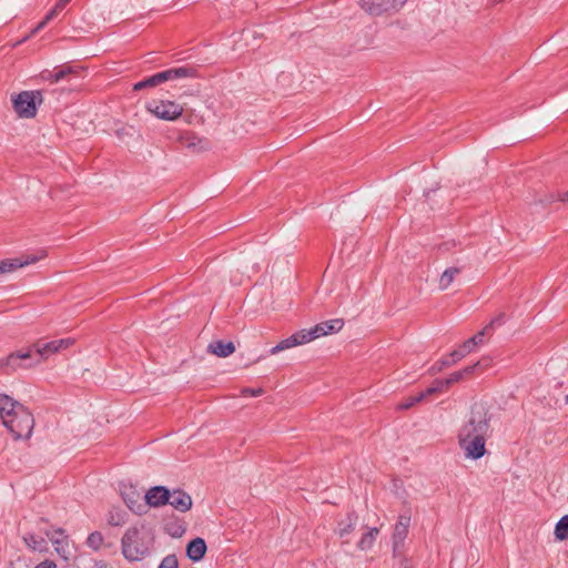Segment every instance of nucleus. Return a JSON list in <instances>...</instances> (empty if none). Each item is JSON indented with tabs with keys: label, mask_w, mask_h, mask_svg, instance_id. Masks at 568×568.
I'll return each mask as SVG.
<instances>
[{
	"label": "nucleus",
	"mask_w": 568,
	"mask_h": 568,
	"mask_svg": "<svg viewBox=\"0 0 568 568\" xmlns=\"http://www.w3.org/2000/svg\"><path fill=\"white\" fill-rule=\"evenodd\" d=\"M153 542V530L144 524L136 525L124 532L121 540L122 552L129 560H140L150 554Z\"/></svg>",
	"instance_id": "nucleus-1"
},
{
	"label": "nucleus",
	"mask_w": 568,
	"mask_h": 568,
	"mask_svg": "<svg viewBox=\"0 0 568 568\" xmlns=\"http://www.w3.org/2000/svg\"><path fill=\"white\" fill-rule=\"evenodd\" d=\"M498 321H499V318L493 320L480 332L475 334L471 338L465 341L458 349L453 351L446 358H443L439 362L435 363L429 369L430 374H437V373L442 372L444 368L450 367V366L457 364L465 356L473 353L476 347L484 345L485 336L487 334H489L490 329L493 328L495 323H497Z\"/></svg>",
	"instance_id": "nucleus-2"
},
{
	"label": "nucleus",
	"mask_w": 568,
	"mask_h": 568,
	"mask_svg": "<svg viewBox=\"0 0 568 568\" xmlns=\"http://www.w3.org/2000/svg\"><path fill=\"white\" fill-rule=\"evenodd\" d=\"M490 416L483 404H475L471 407L469 418L463 424L458 432V438L488 436L490 430Z\"/></svg>",
	"instance_id": "nucleus-3"
},
{
	"label": "nucleus",
	"mask_w": 568,
	"mask_h": 568,
	"mask_svg": "<svg viewBox=\"0 0 568 568\" xmlns=\"http://www.w3.org/2000/svg\"><path fill=\"white\" fill-rule=\"evenodd\" d=\"M74 344L73 338H61L47 343L37 342L30 348L33 349V362H30L26 366L36 367L45 359L49 358L50 355L59 353L63 349L71 347Z\"/></svg>",
	"instance_id": "nucleus-4"
},
{
	"label": "nucleus",
	"mask_w": 568,
	"mask_h": 568,
	"mask_svg": "<svg viewBox=\"0 0 568 568\" xmlns=\"http://www.w3.org/2000/svg\"><path fill=\"white\" fill-rule=\"evenodd\" d=\"M11 424H3L13 435L14 439H28L34 427V418L32 414L24 407H18L13 413Z\"/></svg>",
	"instance_id": "nucleus-5"
},
{
	"label": "nucleus",
	"mask_w": 568,
	"mask_h": 568,
	"mask_svg": "<svg viewBox=\"0 0 568 568\" xmlns=\"http://www.w3.org/2000/svg\"><path fill=\"white\" fill-rule=\"evenodd\" d=\"M195 77V70L187 67H180L175 69L165 70L162 72H159L145 80H142L133 85V89L135 91L146 89V88H153L156 87L163 82L172 81L175 79L181 78H193Z\"/></svg>",
	"instance_id": "nucleus-6"
},
{
	"label": "nucleus",
	"mask_w": 568,
	"mask_h": 568,
	"mask_svg": "<svg viewBox=\"0 0 568 568\" xmlns=\"http://www.w3.org/2000/svg\"><path fill=\"white\" fill-rule=\"evenodd\" d=\"M42 102L39 91H22L12 100L13 109L20 118L30 119L37 113V105Z\"/></svg>",
	"instance_id": "nucleus-7"
},
{
	"label": "nucleus",
	"mask_w": 568,
	"mask_h": 568,
	"mask_svg": "<svg viewBox=\"0 0 568 568\" xmlns=\"http://www.w3.org/2000/svg\"><path fill=\"white\" fill-rule=\"evenodd\" d=\"M148 112L164 121H174L183 113V106L174 101L152 100L145 105Z\"/></svg>",
	"instance_id": "nucleus-8"
},
{
	"label": "nucleus",
	"mask_w": 568,
	"mask_h": 568,
	"mask_svg": "<svg viewBox=\"0 0 568 568\" xmlns=\"http://www.w3.org/2000/svg\"><path fill=\"white\" fill-rule=\"evenodd\" d=\"M30 362H33V349H21L0 358V368L6 373H13L20 368L28 369L29 367L26 365Z\"/></svg>",
	"instance_id": "nucleus-9"
},
{
	"label": "nucleus",
	"mask_w": 568,
	"mask_h": 568,
	"mask_svg": "<svg viewBox=\"0 0 568 568\" xmlns=\"http://www.w3.org/2000/svg\"><path fill=\"white\" fill-rule=\"evenodd\" d=\"M407 0H359L361 8L371 16L398 11Z\"/></svg>",
	"instance_id": "nucleus-10"
},
{
	"label": "nucleus",
	"mask_w": 568,
	"mask_h": 568,
	"mask_svg": "<svg viewBox=\"0 0 568 568\" xmlns=\"http://www.w3.org/2000/svg\"><path fill=\"white\" fill-rule=\"evenodd\" d=\"M487 436L462 437L458 438V444L464 450L465 457L468 459H479L486 453Z\"/></svg>",
	"instance_id": "nucleus-11"
},
{
	"label": "nucleus",
	"mask_w": 568,
	"mask_h": 568,
	"mask_svg": "<svg viewBox=\"0 0 568 568\" xmlns=\"http://www.w3.org/2000/svg\"><path fill=\"white\" fill-rule=\"evenodd\" d=\"M343 326H344L343 320L334 318V320L321 322L310 329H304V332H305L306 337L310 343L316 338L338 333L343 328Z\"/></svg>",
	"instance_id": "nucleus-12"
},
{
	"label": "nucleus",
	"mask_w": 568,
	"mask_h": 568,
	"mask_svg": "<svg viewBox=\"0 0 568 568\" xmlns=\"http://www.w3.org/2000/svg\"><path fill=\"white\" fill-rule=\"evenodd\" d=\"M45 256V252L41 251L40 254H29L26 256L4 260L0 262V274L13 272L20 267L28 266L30 264L37 263Z\"/></svg>",
	"instance_id": "nucleus-13"
},
{
	"label": "nucleus",
	"mask_w": 568,
	"mask_h": 568,
	"mask_svg": "<svg viewBox=\"0 0 568 568\" xmlns=\"http://www.w3.org/2000/svg\"><path fill=\"white\" fill-rule=\"evenodd\" d=\"M45 256V252L41 251L40 254H29L26 256L4 260L0 262V274L13 272L20 267L28 266L30 264L37 263Z\"/></svg>",
	"instance_id": "nucleus-14"
},
{
	"label": "nucleus",
	"mask_w": 568,
	"mask_h": 568,
	"mask_svg": "<svg viewBox=\"0 0 568 568\" xmlns=\"http://www.w3.org/2000/svg\"><path fill=\"white\" fill-rule=\"evenodd\" d=\"M125 505L135 514L145 511V504L142 494L132 485H124L121 489Z\"/></svg>",
	"instance_id": "nucleus-15"
},
{
	"label": "nucleus",
	"mask_w": 568,
	"mask_h": 568,
	"mask_svg": "<svg viewBox=\"0 0 568 568\" xmlns=\"http://www.w3.org/2000/svg\"><path fill=\"white\" fill-rule=\"evenodd\" d=\"M47 537L50 539L52 545L54 546L55 552L63 559H69L71 556L72 546L70 544L69 537L64 535L62 529L54 530L52 532H47Z\"/></svg>",
	"instance_id": "nucleus-16"
},
{
	"label": "nucleus",
	"mask_w": 568,
	"mask_h": 568,
	"mask_svg": "<svg viewBox=\"0 0 568 568\" xmlns=\"http://www.w3.org/2000/svg\"><path fill=\"white\" fill-rule=\"evenodd\" d=\"M409 524H410V516L400 515L398 517V520L394 527V532H393V548H394L395 554L399 552L400 547L403 546L404 540L407 537Z\"/></svg>",
	"instance_id": "nucleus-17"
},
{
	"label": "nucleus",
	"mask_w": 568,
	"mask_h": 568,
	"mask_svg": "<svg viewBox=\"0 0 568 568\" xmlns=\"http://www.w3.org/2000/svg\"><path fill=\"white\" fill-rule=\"evenodd\" d=\"M181 144L192 153H202L210 149V142L194 133L186 132L180 136Z\"/></svg>",
	"instance_id": "nucleus-18"
},
{
	"label": "nucleus",
	"mask_w": 568,
	"mask_h": 568,
	"mask_svg": "<svg viewBox=\"0 0 568 568\" xmlns=\"http://www.w3.org/2000/svg\"><path fill=\"white\" fill-rule=\"evenodd\" d=\"M170 497V491L163 486H155L150 488L143 496V501L146 506L160 507L166 504Z\"/></svg>",
	"instance_id": "nucleus-19"
},
{
	"label": "nucleus",
	"mask_w": 568,
	"mask_h": 568,
	"mask_svg": "<svg viewBox=\"0 0 568 568\" xmlns=\"http://www.w3.org/2000/svg\"><path fill=\"white\" fill-rule=\"evenodd\" d=\"M356 526L357 516L353 513H348L337 521L334 532L343 539V542H348V537L355 530Z\"/></svg>",
	"instance_id": "nucleus-20"
},
{
	"label": "nucleus",
	"mask_w": 568,
	"mask_h": 568,
	"mask_svg": "<svg viewBox=\"0 0 568 568\" xmlns=\"http://www.w3.org/2000/svg\"><path fill=\"white\" fill-rule=\"evenodd\" d=\"M307 343H308V339L306 337V334H305L304 329H301V331L294 333L293 335L288 336L287 338L281 341L277 345H275L274 347L271 348L270 353L272 355H275L285 349H288V348H292L295 346H300V345H304Z\"/></svg>",
	"instance_id": "nucleus-21"
},
{
	"label": "nucleus",
	"mask_w": 568,
	"mask_h": 568,
	"mask_svg": "<svg viewBox=\"0 0 568 568\" xmlns=\"http://www.w3.org/2000/svg\"><path fill=\"white\" fill-rule=\"evenodd\" d=\"M23 405L17 400H14L12 397L0 394V418L2 420V424H11L12 419L10 418L13 416V413L18 410V407H22Z\"/></svg>",
	"instance_id": "nucleus-22"
},
{
	"label": "nucleus",
	"mask_w": 568,
	"mask_h": 568,
	"mask_svg": "<svg viewBox=\"0 0 568 568\" xmlns=\"http://www.w3.org/2000/svg\"><path fill=\"white\" fill-rule=\"evenodd\" d=\"M179 511H186L192 506V498L189 494L182 490H173L166 501Z\"/></svg>",
	"instance_id": "nucleus-23"
},
{
	"label": "nucleus",
	"mask_w": 568,
	"mask_h": 568,
	"mask_svg": "<svg viewBox=\"0 0 568 568\" xmlns=\"http://www.w3.org/2000/svg\"><path fill=\"white\" fill-rule=\"evenodd\" d=\"M206 552V544L203 538L192 539L186 547V555L192 561L201 560Z\"/></svg>",
	"instance_id": "nucleus-24"
},
{
	"label": "nucleus",
	"mask_w": 568,
	"mask_h": 568,
	"mask_svg": "<svg viewBox=\"0 0 568 568\" xmlns=\"http://www.w3.org/2000/svg\"><path fill=\"white\" fill-rule=\"evenodd\" d=\"M75 73V71L70 67H61L59 69H54L52 71L44 70L40 73L39 78L42 81H48L50 83L59 82L65 79L68 75Z\"/></svg>",
	"instance_id": "nucleus-25"
},
{
	"label": "nucleus",
	"mask_w": 568,
	"mask_h": 568,
	"mask_svg": "<svg viewBox=\"0 0 568 568\" xmlns=\"http://www.w3.org/2000/svg\"><path fill=\"white\" fill-rule=\"evenodd\" d=\"M235 346L232 342L213 341L207 345V352L219 357H227L233 354Z\"/></svg>",
	"instance_id": "nucleus-26"
},
{
	"label": "nucleus",
	"mask_w": 568,
	"mask_h": 568,
	"mask_svg": "<svg viewBox=\"0 0 568 568\" xmlns=\"http://www.w3.org/2000/svg\"><path fill=\"white\" fill-rule=\"evenodd\" d=\"M460 272L462 268L457 266L446 268L438 280V288L440 291H446L460 274Z\"/></svg>",
	"instance_id": "nucleus-27"
},
{
	"label": "nucleus",
	"mask_w": 568,
	"mask_h": 568,
	"mask_svg": "<svg viewBox=\"0 0 568 568\" xmlns=\"http://www.w3.org/2000/svg\"><path fill=\"white\" fill-rule=\"evenodd\" d=\"M70 1L71 0H58L55 6L49 11L44 19L32 30V34L43 29L44 26L51 21L60 11H62Z\"/></svg>",
	"instance_id": "nucleus-28"
},
{
	"label": "nucleus",
	"mask_w": 568,
	"mask_h": 568,
	"mask_svg": "<svg viewBox=\"0 0 568 568\" xmlns=\"http://www.w3.org/2000/svg\"><path fill=\"white\" fill-rule=\"evenodd\" d=\"M23 540L26 545L34 551L43 552L48 550V544L45 539L42 537H38L33 534H28L23 537Z\"/></svg>",
	"instance_id": "nucleus-29"
},
{
	"label": "nucleus",
	"mask_w": 568,
	"mask_h": 568,
	"mask_svg": "<svg viewBox=\"0 0 568 568\" xmlns=\"http://www.w3.org/2000/svg\"><path fill=\"white\" fill-rule=\"evenodd\" d=\"M379 534L378 528H371L367 532H365L359 541L357 542V547L361 550H368L373 547L377 536Z\"/></svg>",
	"instance_id": "nucleus-30"
},
{
	"label": "nucleus",
	"mask_w": 568,
	"mask_h": 568,
	"mask_svg": "<svg viewBox=\"0 0 568 568\" xmlns=\"http://www.w3.org/2000/svg\"><path fill=\"white\" fill-rule=\"evenodd\" d=\"M555 538L557 540L568 539V515L562 516L555 526Z\"/></svg>",
	"instance_id": "nucleus-31"
},
{
	"label": "nucleus",
	"mask_w": 568,
	"mask_h": 568,
	"mask_svg": "<svg viewBox=\"0 0 568 568\" xmlns=\"http://www.w3.org/2000/svg\"><path fill=\"white\" fill-rule=\"evenodd\" d=\"M471 368L473 367L466 366L465 368L450 374L449 377L445 378L446 387H450L453 384L458 383V382L463 381L464 378L470 376Z\"/></svg>",
	"instance_id": "nucleus-32"
},
{
	"label": "nucleus",
	"mask_w": 568,
	"mask_h": 568,
	"mask_svg": "<svg viewBox=\"0 0 568 568\" xmlns=\"http://www.w3.org/2000/svg\"><path fill=\"white\" fill-rule=\"evenodd\" d=\"M424 395H422V393H419L418 395H415V396H410L404 400H402L400 403L397 404L396 408L398 410H405V409H409L412 408L414 405H416L417 403H420L422 400H424Z\"/></svg>",
	"instance_id": "nucleus-33"
},
{
	"label": "nucleus",
	"mask_w": 568,
	"mask_h": 568,
	"mask_svg": "<svg viewBox=\"0 0 568 568\" xmlns=\"http://www.w3.org/2000/svg\"><path fill=\"white\" fill-rule=\"evenodd\" d=\"M108 523L111 526H122L125 523V513L113 509L109 513Z\"/></svg>",
	"instance_id": "nucleus-34"
},
{
	"label": "nucleus",
	"mask_w": 568,
	"mask_h": 568,
	"mask_svg": "<svg viewBox=\"0 0 568 568\" xmlns=\"http://www.w3.org/2000/svg\"><path fill=\"white\" fill-rule=\"evenodd\" d=\"M103 536L99 531H94L89 535L87 539V545L93 550H99L103 545Z\"/></svg>",
	"instance_id": "nucleus-35"
},
{
	"label": "nucleus",
	"mask_w": 568,
	"mask_h": 568,
	"mask_svg": "<svg viewBox=\"0 0 568 568\" xmlns=\"http://www.w3.org/2000/svg\"><path fill=\"white\" fill-rule=\"evenodd\" d=\"M447 388L448 387H446L445 379H436L430 387L422 392V395H424V398H426L429 395L444 392Z\"/></svg>",
	"instance_id": "nucleus-36"
},
{
	"label": "nucleus",
	"mask_w": 568,
	"mask_h": 568,
	"mask_svg": "<svg viewBox=\"0 0 568 568\" xmlns=\"http://www.w3.org/2000/svg\"><path fill=\"white\" fill-rule=\"evenodd\" d=\"M493 364V358L489 357V356H484L481 357L479 361H477L475 364L473 365H469L468 367H473L471 368V375L477 371H485L487 368H489Z\"/></svg>",
	"instance_id": "nucleus-37"
},
{
	"label": "nucleus",
	"mask_w": 568,
	"mask_h": 568,
	"mask_svg": "<svg viewBox=\"0 0 568 568\" xmlns=\"http://www.w3.org/2000/svg\"><path fill=\"white\" fill-rule=\"evenodd\" d=\"M159 568H178V559L174 555H169L163 558Z\"/></svg>",
	"instance_id": "nucleus-38"
},
{
	"label": "nucleus",
	"mask_w": 568,
	"mask_h": 568,
	"mask_svg": "<svg viewBox=\"0 0 568 568\" xmlns=\"http://www.w3.org/2000/svg\"><path fill=\"white\" fill-rule=\"evenodd\" d=\"M263 393H264V390L262 388H244L242 390L243 395L253 396V397L261 396Z\"/></svg>",
	"instance_id": "nucleus-39"
},
{
	"label": "nucleus",
	"mask_w": 568,
	"mask_h": 568,
	"mask_svg": "<svg viewBox=\"0 0 568 568\" xmlns=\"http://www.w3.org/2000/svg\"><path fill=\"white\" fill-rule=\"evenodd\" d=\"M34 568H57V565L52 560H44Z\"/></svg>",
	"instance_id": "nucleus-40"
},
{
	"label": "nucleus",
	"mask_w": 568,
	"mask_h": 568,
	"mask_svg": "<svg viewBox=\"0 0 568 568\" xmlns=\"http://www.w3.org/2000/svg\"><path fill=\"white\" fill-rule=\"evenodd\" d=\"M558 200L562 201V202L568 201V191L559 193L558 194Z\"/></svg>",
	"instance_id": "nucleus-41"
},
{
	"label": "nucleus",
	"mask_w": 568,
	"mask_h": 568,
	"mask_svg": "<svg viewBox=\"0 0 568 568\" xmlns=\"http://www.w3.org/2000/svg\"><path fill=\"white\" fill-rule=\"evenodd\" d=\"M565 399H566V402L568 403V394L566 395V398H565Z\"/></svg>",
	"instance_id": "nucleus-42"
}]
</instances>
